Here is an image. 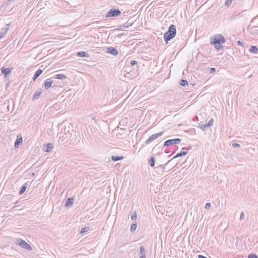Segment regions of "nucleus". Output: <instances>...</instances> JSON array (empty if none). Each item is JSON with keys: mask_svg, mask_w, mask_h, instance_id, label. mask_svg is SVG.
Returning a JSON list of instances; mask_svg holds the SVG:
<instances>
[{"mask_svg": "<svg viewBox=\"0 0 258 258\" xmlns=\"http://www.w3.org/2000/svg\"><path fill=\"white\" fill-rule=\"evenodd\" d=\"M240 145L238 143H233L232 144V147L234 148H238L239 147Z\"/></svg>", "mask_w": 258, "mask_h": 258, "instance_id": "38", "label": "nucleus"}, {"mask_svg": "<svg viewBox=\"0 0 258 258\" xmlns=\"http://www.w3.org/2000/svg\"><path fill=\"white\" fill-rule=\"evenodd\" d=\"M137 224H132L131 227V231L132 232H134L136 230V229H137Z\"/></svg>", "mask_w": 258, "mask_h": 258, "instance_id": "27", "label": "nucleus"}, {"mask_svg": "<svg viewBox=\"0 0 258 258\" xmlns=\"http://www.w3.org/2000/svg\"><path fill=\"white\" fill-rule=\"evenodd\" d=\"M249 51L250 53L255 54L258 52V48L255 46H251Z\"/></svg>", "mask_w": 258, "mask_h": 258, "instance_id": "19", "label": "nucleus"}, {"mask_svg": "<svg viewBox=\"0 0 258 258\" xmlns=\"http://www.w3.org/2000/svg\"><path fill=\"white\" fill-rule=\"evenodd\" d=\"M180 85L185 87V86L188 85V82L186 80L182 79L180 81Z\"/></svg>", "mask_w": 258, "mask_h": 258, "instance_id": "25", "label": "nucleus"}, {"mask_svg": "<svg viewBox=\"0 0 258 258\" xmlns=\"http://www.w3.org/2000/svg\"><path fill=\"white\" fill-rule=\"evenodd\" d=\"M140 258H146V255H141Z\"/></svg>", "mask_w": 258, "mask_h": 258, "instance_id": "44", "label": "nucleus"}, {"mask_svg": "<svg viewBox=\"0 0 258 258\" xmlns=\"http://www.w3.org/2000/svg\"><path fill=\"white\" fill-rule=\"evenodd\" d=\"M123 156H111V159L113 161H117L123 159Z\"/></svg>", "mask_w": 258, "mask_h": 258, "instance_id": "21", "label": "nucleus"}, {"mask_svg": "<svg viewBox=\"0 0 258 258\" xmlns=\"http://www.w3.org/2000/svg\"><path fill=\"white\" fill-rule=\"evenodd\" d=\"M149 163L150 164V165L151 166V167H154L155 166V158L154 157H152L149 161Z\"/></svg>", "mask_w": 258, "mask_h": 258, "instance_id": "22", "label": "nucleus"}, {"mask_svg": "<svg viewBox=\"0 0 258 258\" xmlns=\"http://www.w3.org/2000/svg\"><path fill=\"white\" fill-rule=\"evenodd\" d=\"M237 44L239 45V46H243L244 44L243 43V42H242L241 41H237Z\"/></svg>", "mask_w": 258, "mask_h": 258, "instance_id": "39", "label": "nucleus"}, {"mask_svg": "<svg viewBox=\"0 0 258 258\" xmlns=\"http://www.w3.org/2000/svg\"><path fill=\"white\" fill-rule=\"evenodd\" d=\"M37 78H38V77L37 76H36V75L34 74L33 79L34 81H35Z\"/></svg>", "mask_w": 258, "mask_h": 258, "instance_id": "43", "label": "nucleus"}, {"mask_svg": "<svg viewBox=\"0 0 258 258\" xmlns=\"http://www.w3.org/2000/svg\"><path fill=\"white\" fill-rule=\"evenodd\" d=\"M74 198H69L67 199L64 206L65 207H70L73 204Z\"/></svg>", "mask_w": 258, "mask_h": 258, "instance_id": "15", "label": "nucleus"}, {"mask_svg": "<svg viewBox=\"0 0 258 258\" xmlns=\"http://www.w3.org/2000/svg\"><path fill=\"white\" fill-rule=\"evenodd\" d=\"M53 146L52 144L48 143L47 144V148L45 150V151L46 152H49L53 148Z\"/></svg>", "mask_w": 258, "mask_h": 258, "instance_id": "23", "label": "nucleus"}, {"mask_svg": "<svg viewBox=\"0 0 258 258\" xmlns=\"http://www.w3.org/2000/svg\"><path fill=\"white\" fill-rule=\"evenodd\" d=\"M107 52L115 56L118 54L117 50L115 47H108Z\"/></svg>", "mask_w": 258, "mask_h": 258, "instance_id": "9", "label": "nucleus"}, {"mask_svg": "<svg viewBox=\"0 0 258 258\" xmlns=\"http://www.w3.org/2000/svg\"><path fill=\"white\" fill-rule=\"evenodd\" d=\"M211 207V204L210 203H206L205 206V209H209Z\"/></svg>", "mask_w": 258, "mask_h": 258, "instance_id": "33", "label": "nucleus"}, {"mask_svg": "<svg viewBox=\"0 0 258 258\" xmlns=\"http://www.w3.org/2000/svg\"><path fill=\"white\" fill-rule=\"evenodd\" d=\"M163 134V132H161L157 134L151 135L146 141L145 143L149 144L154 140L157 139L159 137L161 136Z\"/></svg>", "mask_w": 258, "mask_h": 258, "instance_id": "6", "label": "nucleus"}, {"mask_svg": "<svg viewBox=\"0 0 258 258\" xmlns=\"http://www.w3.org/2000/svg\"><path fill=\"white\" fill-rule=\"evenodd\" d=\"M198 258H208L207 257L205 256H204L203 255H201V254L198 255Z\"/></svg>", "mask_w": 258, "mask_h": 258, "instance_id": "41", "label": "nucleus"}, {"mask_svg": "<svg viewBox=\"0 0 258 258\" xmlns=\"http://www.w3.org/2000/svg\"><path fill=\"white\" fill-rule=\"evenodd\" d=\"M42 70H41V69H38V70L36 71V72H35V75H36V76H37L38 77L42 74Z\"/></svg>", "mask_w": 258, "mask_h": 258, "instance_id": "28", "label": "nucleus"}, {"mask_svg": "<svg viewBox=\"0 0 258 258\" xmlns=\"http://www.w3.org/2000/svg\"><path fill=\"white\" fill-rule=\"evenodd\" d=\"M171 160H169L166 164L164 165H159L158 166H157L155 167V169L156 170V171L157 172H158V173L160 175H163V172L165 169V165H167Z\"/></svg>", "mask_w": 258, "mask_h": 258, "instance_id": "7", "label": "nucleus"}, {"mask_svg": "<svg viewBox=\"0 0 258 258\" xmlns=\"http://www.w3.org/2000/svg\"><path fill=\"white\" fill-rule=\"evenodd\" d=\"M77 56L79 57H88L89 56V55L88 53L85 52V51H79L77 52Z\"/></svg>", "mask_w": 258, "mask_h": 258, "instance_id": "16", "label": "nucleus"}, {"mask_svg": "<svg viewBox=\"0 0 258 258\" xmlns=\"http://www.w3.org/2000/svg\"><path fill=\"white\" fill-rule=\"evenodd\" d=\"M140 254L141 255H146V251L143 245H141L139 247Z\"/></svg>", "mask_w": 258, "mask_h": 258, "instance_id": "20", "label": "nucleus"}, {"mask_svg": "<svg viewBox=\"0 0 258 258\" xmlns=\"http://www.w3.org/2000/svg\"><path fill=\"white\" fill-rule=\"evenodd\" d=\"M132 25V23H129L128 21H127L125 24H123L120 27L122 28V29H126L129 26H131Z\"/></svg>", "mask_w": 258, "mask_h": 258, "instance_id": "24", "label": "nucleus"}, {"mask_svg": "<svg viewBox=\"0 0 258 258\" xmlns=\"http://www.w3.org/2000/svg\"><path fill=\"white\" fill-rule=\"evenodd\" d=\"M225 41V38L221 34L215 35L214 37L211 38V43L218 50H222L223 48L221 44L224 43Z\"/></svg>", "mask_w": 258, "mask_h": 258, "instance_id": "2", "label": "nucleus"}, {"mask_svg": "<svg viewBox=\"0 0 258 258\" xmlns=\"http://www.w3.org/2000/svg\"><path fill=\"white\" fill-rule=\"evenodd\" d=\"M52 83L53 81L50 80L49 79H47L46 81H45L44 83L45 88L46 89H49L51 87Z\"/></svg>", "mask_w": 258, "mask_h": 258, "instance_id": "12", "label": "nucleus"}, {"mask_svg": "<svg viewBox=\"0 0 258 258\" xmlns=\"http://www.w3.org/2000/svg\"><path fill=\"white\" fill-rule=\"evenodd\" d=\"M53 79L64 80L67 78V77L63 74H57L53 77Z\"/></svg>", "mask_w": 258, "mask_h": 258, "instance_id": "18", "label": "nucleus"}, {"mask_svg": "<svg viewBox=\"0 0 258 258\" xmlns=\"http://www.w3.org/2000/svg\"><path fill=\"white\" fill-rule=\"evenodd\" d=\"M213 124V119H211L207 123V125L209 127H210L211 126H212Z\"/></svg>", "mask_w": 258, "mask_h": 258, "instance_id": "31", "label": "nucleus"}, {"mask_svg": "<svg viewBox=\"0 0 258 258\" xmlns=\"http://www.w3.org/2000/svg\"><path fill=\"white\" fill-rule=\"evenodd\" d=\"M244 213L243 212H242L240 214V219L241 220H242L244 219Z\"/></svg>", "mask_w": 258, "mask_h": 258, "instance_id": "34", "label": "nucleus"}, {"mask_svg": "<svg viewBox=\"0 0 258 258\" xmlns=\"http://www.w3.org/2000/svg\"><path fill=\"white\" fill-rule=\"evenodd\" d=\"M181 142V139L175 138L166 141L164 143V147H168L173 145L179 144Z\"/></svg>", "mask_w": 258, "mask_h": 258, "instance_id": "5", "label": "nucleus"}, {"mask_svg": "<svg viewBox=\"0 0 258 258\" xmlns=\"http://www.w3.org/2000/svg\"><path fill=\"white\" fill-rule=\"evenodd\" d=\"M182 150H186V151H183L180 152L179 153H178L176 155H175L173 157V159L179 157H181V156H185V155H187V154L188 153V151H187L188 150L185 148H183Z\"/></svg>", "mask_w": 258, "mask_h": 258, "instance_id": "10", "label": "nucleus"}, {"mask_svg": "<svg viewBox=\"0 0 258 258\" xmlns=\"http://www.w3.org/2000/svg\"><path fill=\"white\" fill-rule=\"evenodd\" d=\"M216 71V69L214 68H211L210 70V73H213Z\"/></svg>", "mask_w": 258, "mask_h": 258, "instance_id": "40", "label": "nucleus"}, {"mask_svg": "<svg viewBox=\"0 0 258 258\" xmlns=\"http://www.w3.org/2000/svg\"><path fill=\"white\" fill-rule=\"evenodd\" d=\"M28 185V182H27L24 184V185L22 186L21 189L19 191V195H22L26 190Z\"/></svg>", "mask_w": 258, "mask_h": 258, "instance_id": "13", "label": "nucleus"}, {"mask_svg": "<svg viewBox=\"0 0 258 258\" xmlns=\"http://www.w3.org/2000/svg\"><path fill=\"white\" fill-rule=\"evenodd\" d=\"M209 127L207 125V124H202L201 125V128L203 130V131H206L207 130V128Z\"/></svg>", "mask_w": 258, "mask_h": 258, "instance_id": "29", "label": "nucleus"}, {"mask_svg": "<svg viewBox=\"0 0 258 258\" xmlns=\"http://www.w3.org/2000/svg\"><path fill=\"white\" fill-rule=\"evenodd\" d=\"M42 92V89H40V90L35 92V93L34 94V95L33 96L32 99L33 100H37L39 98V97L40 96V95H41Z\"/></svg>", "mask_w": 258, "mask_h": 258, "instance_id": "14", "label": "nucleus"}, {"mask_svg": "<svg viewBox=\"0 0 258 258\" xmlns=\"http://www.w3.org/2000/svg\"><path fill=\"white\" fill-rule=\"evenodd\" d=\"M8 29H9L8 27H7V28H6V31L5 32H0V39L2 38L4 36L5 34H6V33L7 31L8 30Z\"/></svg>", "mask_w": 258, "mask_h": 258, "instance_id": "32", "label": "nucleus"}, {"mask_svg": "<svg viewBox=\"0 0 258 258\" xmlns=\"http://www.w3.org/2000/svg\"><path fill=\"white\" fill-rule=\"evenodd\" d=\"M248 258H258V256L255 254L250 253L248 254Z\"/></svg>", "mask_w": 258, "mask_h": 258, "instance_id": "30", "label": "nucleus"}, {"mask_svg": "<svg viewBox=\"0 0 258 258\" xmlns=\"http://www.w3.org/2000/svg\"><path fill=\"white\" fill-rule=\"evenodd\" d=\"M176 27L174 25H171L168 31L165 33L164 35V39L166 43H168V41L173 39L176 35Z\"/></svg>", "mask_w": 258, "mask_h": 258, "instance_id": "3", "label": "nucleus"}, {"mask_svg": "<svg viewBox=\"0 0 258 258\" xmlns=\"http://www.w3.org/2000/svg\"><path fill=\"white\" fill-rule=\"evenodd\" d=\"M121 14V11L118 9H111L106 14V17H114L118 16Z\"/></svg>", "mask_w": 258, "mask_h": 258, "instance_id": "4", "label": "nucleus"}, {"mask_svg": "<svg viewBox=\"0 0 258 258\" xmlns=\"http://www.w3.org/2000/svg\"><path fill=\"white\" fill-rule=\"evenodd\" d=\"M252 76V74L249 75L248 78L251 77Z\"/></svg>", "mask_w": 258, "mask_h": 258, "instance_id": "45", "label": "nucleus"}, {"mask_svg": "<svg viewBox=\"0 0 258 258\" xmlns=\"http://www.w3.org/2000/svg\"><path fill=\"white\" fill-rule=\"evenodd\" d=\"M19 244L22 248H25L28 250H32V247H31V246L24 240H21Z\"/></svg>", "mask_w": 258, "mask_h": 258, "instance_id": "8", "label": "nucleus"}, {"mask_svg": "<svg viewBox=\"0 0 258 258\" xmlns=\"http://www.w3.org/2000/svg\"><path fill=\"white\" fill-rule=\"evenodd\" d=\"M89 230H90L89 227H84L81 230L80 234H83L84 233L88 231Z\"/></svg>", "mask_w": 258, "mask_h": 258, "instance_id": "26", "label": "nucleus"}, {"mask_svg": "<svg viewBox=\"0 0 258 258\" xmlns=\"http://www.w3.org/2000/svg\"><path fill=\"white\" fill-rule=\"evenodd\" d=\"M257 18H258V15L257 16H256L255 17H254L253 19H251V22H254V20H255Z\"/></svg>", "mask_w": 258, "mask_h": 258, "instance_id": "42", "label": "nucleus"}, {"mask_svg": "<svg viewBox=\"0 0 258 258\" xmlns=\"http://www.w3.org/2000/svg\"><path fill=\"white\" fill-rule=\"evenodd\" d=\"M58 135H59V143L63 145L67 143L77 144L81 139L80 133L74 131L73 126L70 124L65 126L63 132L59 133Z\"/></svg>", "mask_w": 258, "mask_h": 258, "instance_id": "1", "label": "nucleus"}, {"mask_svg": "<svg viewBox=\"0 0 258 258\" xmlns=\"http://www.w3.org/2000/svg\"><path fill=\"white\" fill-rule=\"evenodd\" d=\"M138 63V62L136 60H132L131 61L130 64L131 66H133Z\"/></svg>", "mask_w": 258, "mask_h": 258, "instance_id": "36", "label": "nucleus"}, {"mask_svg": "<svg viewBox=\"0 0 258 258\" xmlns=\"http://www.w3.org/2000/svg\"><path fill=\"white\" fill-rule=\"evenodd\" d=\"M23 142L22 138H17L15 142V147L17 148Z\"/></svg>", "mask_w": 258, "mask_h": 258, "instance_id": "17", "label": "nucleus"}, {"mask_svg": "<svg viewBox=\"0 0 258 258\" xmlns=\"http://www.w3.org/2000/svg\"><path fill=\"white\" fill-rule=\"evenodd\" d=\"M232 1V0H226L225 2V5L227 6H229L231 3Z\"/></svg>", "mask_w": 258, "mask_h": 258, "instance_id": "37", "label": "nucleus"}, {"mask_svg": "<svg viewBox=\"0 0 258 258\" xmlns=\"http://www.w3.org/2000/svg\"><path fill=\"white\" fill-rule=\"evenodd\" d=\"M131 218L133 220H134L135 219H137V214L136 213H134L132 216H131Z\"/></svg>", "mask_w": 258, "mask_h": 258, "instance_id": "35", "label": "nucleus"}, {"mask_svg": "<svg viewBox=\"0 0 258 258\" xmlns=\"http://www.w3.org/2000/svg\"><path fill=\"white\" fill-rule=\"evenodd\" d=\"M2 73L4 75L5 77H6L8 75H9L11 72L12 71V69H11L10 68H6L4 67H2L1 69Z\"/></svg>", "mask_w": 258, "mask_h": 258, "instance_id": "11", "label": "nucleus"}, {"mask_svg": "<svg viewBox=\"0 0 258 258\" xmlns=\"http://www.w3.org/2000/svg\"><path fill=\"white\" fill-rule=\"evenodd\" d=\"M123 35V34H120L119 35L120 36H122Z\"/></svg>", "mask_w": 258, "mask_h": 258, "instance_id": "46", "label": "nucleus"}]
</instances>
